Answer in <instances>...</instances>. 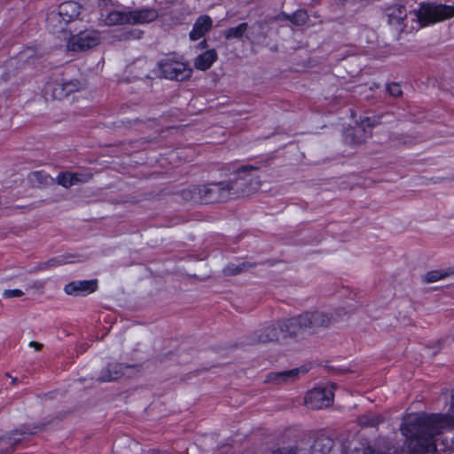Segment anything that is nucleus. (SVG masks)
<instances>
[{
  "label": "nucleus",
  "instance_id": "9d476101",
  "mask_svg": "<svg viewBox=\"0 0 454 454\" xmlns=\"http://www.w3.org/2000/svg\"><path fill=\"white\" fill-rule=\"evenodd\" d=\"M306 372H308L306 366L287 371L271 372L265 376L264 382L271 387H279L294 382Z\"/></svg>",
  "mask_w": 454,
  "mask_h": 454
},
{
  "label": "nucleus",
  "instance_id": "39448f33",
  "mask_svg": "<svg viewBox=\"0 0 454 454\" xmlns=\"http://www.w3.org/2000/svg\"><path fill=\"white\" fill-rule=\"evenodd\" d=\"M158 12L153 8H143L135 11H113L106 17L110 26L121 24H143L157 19Z\"/></svg>",
  "mask_w": 454,
  "mask_h": 454
},
{
  "label": "nucleus",
  "instance_id": "c756f323",
  "mask_svg": "<svg viewBox=\"0 0 454 454\" xmlns=\"http://www.w3.org/2000/svg\"><path fill=\"white\" fill-rule=\"evenodd\" d=\"M92 177L90 173H73V179L74 185L78 184H84L89 182Z\"/></svg>",
  "mask_w": 454,
  "mask_h": 454
},
{
  "label": "nucleus",
  "instance_id": "c85d7f7f",
  "mask_svg": "<svg viewBox=\"0 0 454 454\" xmlns=\"http://www.w3.org/2000/svg\"><path fill=\"white\" fill-rule=\"evenodd\" d=\"M57 184L65 187L69 188L73 185H74V182L73 179V173L72 172H61L57 176L56 178Z\"/></svg>",
  "mask_w": 454,
  "mask_h": 454
},
{
  "label": "nucleus",
  "instance_id": "4c0bfd02",
  "mask_svg": "<svg viewBox=\"0 0 454 454\" xmlns=\"http://www.w3.org/2000/svg\"><path fill=\"white\" fill-rule=\"evenodd\" d=\"M200 48L204 49L207 47V41L203 40L199 43Z\"/></svg>",
  "mask_w": 454,
  "mask_h": 454
},
{
  "label": "nucleus",
  "instance_id": "412c9836",
  "mask_svg": "<svg viewBox=\"0 0 454 454\" xmlns=\"http://www.w3.org/2000/svg\"><path fill=\"white\" fill-rule=\"evenodd\" d=\"M333 446V440L328 436L316 438L309 454H329Z\"/></svg>",
  "mask_w": 454,
  "mask_h": 454
},
{
  "label": "nucleus",
  "instance_id": "2f4dec72",
  "mask_svg": "<svg viewBox=\"0 0 454 454\" xmlns=\"http://www.w3.org/2000/svg\"><path fill=\"white\" fill-rule=\"evenodd\" d=\"M23 295V292L20 289H8L4 290L3 296L4 298H14Z\"/></svg>",
  "mask_w": 454,
  "mask_h": 454
},
{
  "label": "nucleus",
  "instance_id": "c9c22d12",
  "mask_svg": "<svg viewBox=\"0 0 454 454\" xmlns=\"http://www.w3.org/2000/svg\"><path fill=\"white\" fill-rule=\"evenodd\" d=\"M29 347L35 348L36 350H40L43 348V344L36 341H30Z\"/></svg>",
  "mask_w": 454,
  "mask_h": 454
},
{
  "label": "nucleus",
  "instance_id": "72a5a7b5",
  "mask_svg": "<svg viewBox=\"0 0 454 454\" xmlns=\"http://www.w3.org/2000/svg\"><path fill=\"white\" fill-rule=\"evenodd\" d=\"M147 64L146 60L144 59H137L136 62H134L131 66H130V72H134V68H136L137 67H144Z\"/></svg>",
  "mask_w": 454,
  "mask_h": 454
},
{
  "label": "nucleus",
  "instance_id": "7ed1b4c3",
  "mask_svg": "<svg viewBox=\"0 0 454 454\" xmlns=\"http://www.w3.org/2000/svg\"><path fill=\"white\" fill-rule=\"evenodd\" d=\"M181 195L185 200L203 204L225 202L230 200L225 181L193 185L183 190Z\"/></svg>",
  "mask_w": 454,
  "mask_h": 454
},
{
  "label": "nucleus",
  "instance_id": "ddd939ff",
  "mask_svg": "<svg viewBox=\"0 0 454 454\" xmlns=\"http://www.w3.org/2000/svg\"><path fill=\"white\" fill-rule=\"evenodd\" d=\"M384 116L385 114H380L361 119L360 124L354 129L352 143L356 145L364 142L371 136V133L365 130V127L372 128L382 123L381 120Z\"/></svg>",
  "mask_w": 454,
  "mask_h": 454
},
{
  "label": "nucleus",
  "instance_id": "1a4fd4ad",
  "mask_svg": "<svg viewBox=\"0 0 454 454\" xmlns=\"http://www.w3.org/2000/svg\"><path fill=\"white\" fill-rule=\"evenodd\" d=\"M283 339L301 340L305 335H309V329L303 313L290 317L288 319L280 320Z\"/></svg>",
  "mask_w": 454,
  "mask_h": 454
},
{
  "label": "nucleus",
  "instance_id": "cd10ccee",
  "mask_svg": "<svg viewBox=\"0 0 454 454\" xmlns=\"http://www.w3.org/2000/svg\"><path fill=\"white\" fill-rule=\"evenodd\" d=\"M291 23L295 26H302L309 20V15L304 9H300L291 14Z\"/></svg>",
  "mask_w": 454,
  "mask_h": 454
},
{
  "label": "nucleus",
  "instance_id": "dca6fc26",
  "mask_svg": "<svg viewBox=\"0 0 454 454\" xmlns=\"http://www.w3.org/2000/svg\"><path fill=\"white\" fill-rule=\"evenodd\" d=\"M407 11L403 5H395L388 9L387 21L397 32L405 31Z\"/></svg>",
  "mask_w": 454,
  "mask_h": 454
},
{
  "label": "nucleus",
  "instance_id": "b1692460",
  "mask_svg": "<svg viewBox=\"0 0 454 454\" xmlns=\"http://www.w3.org/2000/svg\"><path fill=\"white\" fill-rule=\"evenodd\" d=\"M254 264H251L247 262H243L241 263H229L223 270V272L224 276H235L243 271L247 270L249 268L253 267Z\"/></svg>",
  "mask_w": 454,
  "mask_h": 454
},
{
  "label": "nucleus",
  "instance_id": "5701e85b",
  "mask_svg": "<svg viewBox=\"0 0 454 454\" xmlns=\"http://www.w3.org/2000/svg\"><path fill=\"white\" fill-rule=\"evenodd\" d=\"M248 29V24L244 22L237 27H230L223 32L224 37L230 39H240Z\"/></svg>",
  "mask_w": 454,
  "mask_h": 454
},
{
  "label": "nucleus",
  "instance_id": "58836bf2",
  "mask_svg": "<svg viewBox=\"0 0 454 454\" xmlns=\"http://www.w3.org/2000/svg\"><path fill=\"white\" fill-rule=\"evenodd\" d=\"M137 76H140L141 78H142L143 76H144V77H145V78H149V77H150L149 74H147V73H144V72H142V73L138 74V75H137Z\"/></svg>",
  "mask_w": 454,
  "mask_h": 454
},
{
  "label": "nucleus",
  "instance_id": "a19ab883",
  "mask_svg": "<svg viewBox=\"0 0 454 454\" xmlns=\"http://www.w3.org/2000/svg\"><path fill=\"white\" fill-rule=\"evenodd\" d=\"M16 381H17V379H16V378H13V379H12V382L14 383V382H16Z\"/></svg>",
  "mask_w": 454,
  "mask_h": 454
},
{
  "label": "nucleus",
  "instance_id": "aec40b11",
  "mask_svg": "<svg viewBox=\"0 0 454 454\" xmlns=\"http://www.w3.org/2000/svg\"><path fill=\"white\" fill-rule=\"evenodd\" d=\"M217 59V53L215 50H207L199 55L194 60V66L199 70H207L211 67Z\"/></svg>",
  "mask_w": 454,
  "mask_h": 454
},
{
  "label": "nucleus",
  "instance_id": "2eb2a0df",
  "mask_svg": "<svg viewBox=\"0 0 454 454\" xmlns=\"http://www.w3.org/2000/svg\"><path fill=\"white\" fill-rule=\"evenodd\" d=\"M97 289V280H76L65 286L66 294L74 296L86 295Z\"/></svg>",
  "mask_w": 454,
  "mask_h": 454
},
{
  "label": "nucleus",
  "instance_id": "f8f14e48",
  "mask_svg": "<svg viewBox=\"0 0 454 454\" xmlns=\"http://www.w3.org/2000/svg\"><path fill=\"white\" fill-rule=\"evenodd\" d=\"M37 427L28 428L27 427L21 429H16L0 437V452L7 453L12 451L15 446L19 444L27 434H35Z\"/></svg>",
  "mask_w": 454,
  "mask_h": 454
},
{
  "label": "nucleus",
  "instance_id": "6e6552de",
  "mask_svg": "<svg viewBox=\"0 0 454 454\" xmlns=\"http://www.w3.org/2000/svg\"><path fill=\"white\" fill-rule=\"evenodd\" d=\"M158 67L161 75L169 80L183 81L192 75V69L181 61L167 57L158 62Z\"/></svg>",
  "mask_w": 454,
  "mask_h": 454
},
{
  "label": "nucleus",
  "instance_id": "f03ea898",
  "mask_svg": "<svg viewBox=\"0 0 454 454\" xmlns=\"http://www.w3.org/2000/svg\"><path fill=\"white\" fill-rule=\"evenodd\" d=\"M448 424V419L442 415H417L409 419L401 427L402 434L412 454L430 452L435 449L434 436L440 434Z\"/></svg>",
  "mask_w": 454,
  "mask_h": 454
},
{
  "label": "nucleus",
  "instance_id": "473e14b6",
  "mask_svg": "<svg viewBox=\"0 0 454 454\" xmlns=\"http://www.w3.org/2000/svg\"><path fill=\"white\" fill-rule=\"evenodd\" d=\"M272 454H299L295 447H285L275 450Z\"/></svg>",
  "mask_w": 454,
  "mask_h": 454
},
{
  "label": "nucleus",
  "instance_id": "0eeeda50",
  "mask_svg": "<svg viewBox=\"0 0 454 454\" xmlns=\"http://www.w3.org/2000/svg\"><path fill=\"white\" fill-rule=\"evenodd\" d=\"M303 315L309 329V335L315 334L322 329L328 328L338 320L339 316L337 312L333 313L319 309L306 311Z\"/></svg>",
  "mask_w": 454,
  "mask_h": 454
},
{
  "label": "nucleus",
  "instance_id": "423d86ee",
  "mask_svg": "<svg viewBox=\"0 0 454 454\" xmlns=\"http://www.w3.org/2000/svg\"><path fill=\"white\" fill-rule=\"evenodd\" d=\"M413 16L421 27L440 22L454 17V5L436 4L434 3L421 4Z\"/></svg>",
  "mask_w": 454,
  "mask_h": 454
},
{
  "label": "nucleus",
  "instance_id": "9b49d317",
  "mask_svg": "<svg viewBox=\"0 0 454 454\" xmlns=\"http://www.w3.org/2000/svg\"><path fill=\"white\" fill-rule=\"evenodd\" d=\"M280 337H282V328L280 321H277L270 325L255 330L250 336L249 344L275 342Z\"/></svg>",
  "mask_w": 454,
  "mask_h": 454
},
{
  "label": "nucleus",
  "instance_id": "4be33fe9",
  "mask_svg": "<svg viewBox=\"0 0 454 454\" xmlns=\"http://www.w3.org/2000/svg\"><path fill=\"white\" fill-rule=\"evenodd\" d=\"M74 256L72 254H62L55 256L47 262H41L35 270H44L53 267L60 266L66 263L73 262Z\"/></svg>",
  "mask_w": 454,
  "mask_h": 454
},
{
  "label": "nucleus",
  "instance_id": "20e7f679",
  "mask_svg": "<svg viewBox=\"0 0 454 454\" xmlns=\"http://www.w3.org/2000/svg\"><path fill=\"white\" fill-rule=\"evenodd\" d=\"M257 168L253 165H246L238 170L234 178L225 181L230 200L249 196L259 190L261 181L250 174L251 170Z\"/></svg>",
  "mask_w": 454,
  "mask_h": 454
},
{
  "label": "nucleus",
  "instance_id": "f3484780",
  "mask_svg": "<svg viewBox=\"0 0 454 454\" xmlns=\"http://www.w3.org/2000/svg\"><path fill=\"white\" fill-rule=\"evenodd\" d=\"M78 87L79 82L77 81H59L50 85L52 98L58 100H61L77 90Z\"/></svg>",
  "mask_w": 454,
  "mask_h": 454
},
{
  "label": "nucleus",
  "instance_id": "393cba45",
  "mask_svg": "<svg viewBox=\"0 0 454 454\" xmlns=\"http://www.w3.org/2000/svg\"><path fill=\"white\" fill-rule=\"evenodd\" d=\"M333 403V399H303L302 404L308 409L319 410L328 408Z\"/></svg>",
  "mask_w": 454,
  "mask_h": 454
},
{
  "label": "nucleus",
  "instance_id": "6ab92c4d",
  "mask_svg": "<svg viewBox=\"0 0 454 454\" xmlns=\"http://www.w3.org/2000/svg\"><path fill=\"white\" fill-rule=\"evenodd\" d=\"M337 386L332 382H321L308 392V397H334Z\"/></svg>",
  "mask_w": 454,
  "mask_h": 454
},
{
  "label": "nucleus",
  "instance_id": "4468645a",
  "mask_svg": "<svg viewBox=\"0 0 454 454\" xmlns=\"http://www.w3.org/2000/svg\"><path fill=\"white\" fill-rule=\"evenodd\" d=\"M133 368V365H125L123 364H108L105 368L101 370L96 380L98 382H110L116 380L125 375L126 370Z\"/></svg>",
  "mask_w": 454,
  "mask_h": 454
},
{
  "label": "nucleus",
  "instance_id": "bb28decb",
  "mask_svg": "<svg viewBox=\"0 0 454 454\" xmlns=\"http://www.w3.org/2000/svg\"><path fill=\"white\" fill-rule=\"evenodd\" d=\"M451 273L452 271L450 270H431L424 275L422 279L425 283H434L440 279L445 278Z\"/></svg>",
  "mask_w": 454,
  "mask_h": 454
},
{
  "label": "nucleus",
  "instance_id": "ea45409f",
  "mask_svg": "<svg viewBox=\"0 0 454 454\" xmlns=\"http://www.w3.org/2000/svg\"><path fill=\"white\" fill-rule=\"evenodd\" d=\"M450 408L452 410V412L454 413V399H452V402H451V404H450Z\"/></svg>",
  "mask_w": 454,
  "mask_h": 454
},
{
  "label": "nucleus",
  "instance_id": "a211bd4d",
  "mask_svg": "<svg viewBox=\"0 0 454 454\" xmlns=\"http://www.w3.org/2000/svg\"><path fill=\"white\" fill-rule=\"evenodd\" d=\"M212 27V20L207 15L200 16L189 34L192 41H197L203 37Z\"/></svg>",
  "mask_w": 454,
  "mask_h": 454
},
{
  "label": "nucleus",
  "instance_id": "e433bc0d",
  "mask_svg": "<svg viewBox=\"0 0 454 454\" xmlns=\"http://www.w3.org/2000/svg\"><path fill=\"white\" fill-rule=\"evenodd\" d=\"M279 18L282 19V20H288L291 22V14H287L286 12H281L279 14Z\"/></svg>",
  "mask_w": 454,
  "mask_h": 454
},
{
  "label": "nucleus",
  "instance_id": "7c9ffc66",
  "mask_svg": "<svg viewBox=\"0 0 454 454\" xmlns=\"http://www.w3.org/2000/svg\"><path fill=\"white\" fill-rule=\"evenodd\" d=\"M387 90L392 97L395 98L400 97L403 94L400 85L395 82L388 84L387 87Z\"/></svg>",
  "mask_w": 454,
  "mask_h": 454
},
{
  "label": "nucleus",
  "instance_id": "a878e982",
  "mask_svg": "<svg viewBox=\"0 0 454 454\" xmlns=\"http://www.w3.org/2000/svg\"><path fill=\"white\" fill-rule=\"evenodd\" d=\"M51 176L43 171H34L28 175V180L33 186L47 184Z\"/></svg>",
  "mask_w": 454,
  "mask_h": 454
},
{
  "label": "nucleus",
  "instance_id": "f257e3e1",
  "mask_svg": "<svg viewBox=\"0 0 454 454\" xmlns=\"http://www.w3.org/2000/svg\"><path fill=\"white\" fill-rule=\"evenodd\" d=\"M82 6L74 1L60 4L57 10L48 13L46 26L50 33L68 41V49L82 51L98 45L99 33L93 29L78 31Z\"/></svg>",
  "mask_w": 454,
  "mask_h": 454
},
{
  "label": "nucleus",
  "instance_id": "f704fd0d",
  "mask_svg": "<svg viewBox=\"0 0 454 454\" xmlns=\"http://www.w3.org/2000/svg\"><path fill=\"white\" fill-rule=\"evenodd\" d=\"M440 395H444V396L450 395V397H454V387L451 389H450L448 387H444L442 389Z\"/></svg>",
  "mask_w": 454,
  "mask_h": 454
}]
</instances>
